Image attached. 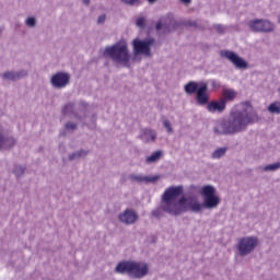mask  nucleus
<instances>
[{"instance_id": "1", "label": "nucleus", "mask_w": 280, "mask_h": 280, "mask_svg": "<svg viewBox=\"0 0 280 280\" xmlns=\"http://www.w3.org/2000/svg\"><path fill=\"white\" fill-rule=\"evenodd\" d=\"M257 121H259V114L250 103L245 102L234 106L229 117L217 120L213 132L218 137H232L240 132H246L248 127Z\"/></svg>"}, {"instance_id": "2", "label": "nucleus", "mask_w": 280, "mask_h": 280, "mask_svg": "<svg viewBox=\"0 0 280 280\" xmlns=\"http://www.w3.org/2000/svg\"><path fill=\"white\" fill-rule=\"evenodd\" d=\"M198 191L203 198V202L198 199ZM180 205H186V209L191 213H200L203 209H215L220 205V197L215 195V187L206 185L201 188L197 185H190L180 197Z\"/></svg>"}, {"instance_id": "3", "label": "nucleus", "mask_w": 280, "mask_h": 280, "mask_svg": "<svg viewBox=\"0 0 280 280\" xmlns=\"http://www.w3.org/2000/svg\"><path fill=\"white\" fill-rule=\"evenodd\" d=\"M102 56L103 58H109L115 67L130 69V60H132V55L130 54L128 44L126 42H117L112 46H106Z\"/></svg>"}, {"instance_id": "4", "label": "nucleus", "mask_w": 280, "mask_h": 280, "mask_svg": "<svg viewBox=\"0 0 280 280\" xmlns=\"http://www.w3.org/2000/svg\"><path fill=\"white\" fill-rule=\"evenodd\" d=\"M115 272L128 275L131 279H143L148 275V266L132 260H124L117 264Z\"/></svg>"}, {"instance_id": "5", "label": "nucleus", "mask_w": 280, "mask_h": 280, "mask_svg": "<svg viewBox=\"0 0 280 280\" xmlns=\"http://www.w3.org/2000/svg\"><path fill=\"white\" fill-rule=\"evenodd\" d=\"M183 191H184L183 186L168 187L162 195V202L166 203L168 207L173 209H178L180 214L187 213V211H189V209L186 208L188 201L180 203V198L178 199L177 202L172 201V200H176L178 196H183Z\"/></svg>"}, {"instance_id": "6", "label": "nucleus", "mask_w": 280, "mask_h": 280, "mask_svg": "<svg viewBox=\"0 0 280 280\" xmlns=\"http://www.w3.org/2000/svg\"><path fill=\"white\" fill-rule=\"evenodd\" d=\"M187 95H194L196 93V101L200 106H207L209 104V84L207 82L189 81L184 86Z\"/></svg>"}, {"instance_id": "7", "label": "nucleus", "mask_w": 280, "mask_h": 280, "mask_svg": "<svg viewBox=\"0 0 280 280\" xmlns=\"http://www.w3.org/2000/svg\"><path fill=\"white\" fill-rule=\"evenodd\" d=\"M154 38L132 40L133 56H145V58H152V45H154Z\"/></svg>"}, {"instance_id": "8", "label": "nucleus", "mask_w": 280, "mask_h": 280, "mask_svg": "<svg viewBox=\"0 0 280 280\" xmlns=\"http://www.w3.org/2000/svg\"><path fill=\"white\" fill-rule=\"evenodd\" d=\"M248 27L252 32L260 34H270L275 32V24L269 20L255 19L248 22Z\"/></svg>"}, {"instance_id": "9", "label": "nucleus", "mask_w": 280, "mask_h": 280, "mask_svg": "<svg viewBox=\"0 0 280 280\" xmlns=\"http://www.w3.org/2000/svg\"><path fill=\"white\" fill-rule=\"evenodd\" d=\"M258 240L255 236H246L240 240L236 248L240 257H246L250 255L255 248H257Z\"/></svg>"}, {"instance_id": "10", "label": "nucleus", "mask_w": 280, "mask_h": 280, "mask_svg": "<svg viewBox=\"0 0 280 280\" xmlns=\"http://www.w3.org/2000/svg\"><path fill=\"white\" fill-rule=\"evenodd\" d=\"M80 105L82 106V108H84L83 110H81V113L75 112V103H68L62 107L61 114L65 116L73 115L75 119L82 121V119H86V106H89V104L84 101H81Z\"/></svg>"}, {"instance_id": "11", "label": "nucleus", "mask_w": 280, "mask_h": 280, "mask_svg": "<svg viewBox=\"0 0 280 280\" xmlns=\"http://www.w3.org/2000/svg\"><path fill=\"white\" fill-rule=\"evenodd\" d=\"M70 83L71 74H69V72L59 71L50 78V84L54 89H67Z\"/></svg>"}, {"instance_id": "12", "label": "nucleus", "mask_w": 280, "mask_h": 280, "mask_svg": "<svg viewBox=\"0 0 280 280\" xmlns=\"http://www.w3.org/2000/svg\"><path fill=\"white\" fill-rule=\"evenodd\" d=\"M220 56L221 58L230 60L236 69H246L248 67V61H245L244 58L240 57V55L233 50H221Z\"/></svg>"}, {"instance_id": "13", "label": "nucleus", "mask_w": 280, "mask_h": 280, "mask_svg": "<svg viewBox=\"0 0 280 280\" xmlns=\"http://www.w3.org/2000/svg\"><path fill=\"white\" fill-rule=\"evenodd\" d=\"M165 213L170 215H182L179 209H174L168 206V203L161 202V205L151 211V218H155L156 220H161V218H165Z\"/></svg>"}, {"instance_id": "14", "label": "nucleus", "mask_w": 280, "mask_h": 280, "mask_svg": "<svg viewBox=\"0 0 280 280\" xmlns=\"http://www.w3.org/2000/svg\"><path fill=\"white\" fill-rule=\"evenodd\" d=\"M118 220L122 224H136V222L139 220V214L135 209L128 208L118 215Z\"/></svg>"}, {"instance_id": "15", "label": "nucleus", "mask_w": 280, "mask_h": 280, "mask_svg": "<svg viewBox=\"0 0 280 280\" xmlns=\"http://www.w3.org/2000/svg\"><path fill=\"white\" fill-rule=\"evenodd\" d=\"M176 27H178V22L172 18L166 19L164 23L159 21L155 25L156 32H161V30H163V34H170L171 32H174Z\"/></svg>"}, {"instance_id": "16", "label": "nucleus", "mask_w": 280, "mask_h": 280, "mask_svg": "<svg viewBox=\"0 0 280 280\" xmlns=\"http://www.w3.org/2000/svg\"><path fill=\"white\" fill-rule=\"evenodd\" d=\"M28 72L27 70H19V71H5L1 74L2 80H9L11 82H18V80H23V78H27Z\"/></svg>"}, {"instance_id": "17", "label": "nucleus", "mask_w": 280, "mask_h": 280, "mask_svg": "<svg viewBox=\"0 0 280 280\" xmlns=\"http://www.w3.org/2000/svg\"><path fill=\"white\" fill-rule=\"evenodd\" d=\"M128 178L131 183H138L139 185L144 183L145 185H148L150 183H156V180H160L161 176L159 175L143 176V175L130 174Z\"/></svg>"}, {"instance_id": "18", "label": "nucleus", "mask_w": 280, "mask_h": 280, "mask_svg": "<svg viewBox=\"0 0 280 280\" xmlns=\"http://www.w3.org/2000/svg\"><path fill=\"white\" fill-rule=\"evenodd\" d=\"M16 145V139L12 136H5L3 130H0V150H12Z\"/></svg>"}, {"instance_id": "19", "label": "nucleus", "mask_w": 280, "mask_h": 280, "mask_svg": "<svg viewBox=\"0 0 280 280\" xmlns=\"http://www.w3.org/2000/svg\"><path fill=\"white\" fill-rule=\"evenodd\" d=\"M139 139L142 140V143H154L156 141V131L150 128L141 129Z\"/></svg>"}, {"instance_id": "20", "label": "nucleus", "mask_w": 280, "mask_h": 280, "mask_svg": "<svg viewBox=\"0 0 280 280\" xmlns=\"http://www.w3.org/2000/svg\"><path fill=\"white\" fill-rule=\"evenodd\" d=\"M207 110L209 113H223L226 110L225 101L222 98L220 101H211L210 103L208 101Z\"/></svg>"}, {"instance_id": "21", "label": "nucleus", "mask_w": 280, "mask_h": 280, "mask_svg": "<svg viewBox=\"0 0 280 280\" xmlns=\"http://www.w3.org/2000/svg\"><path fill=\"white\" fill-rule=\"evenodd\" d=\"M163 150H158L151 153V155H148L144 160L145 165H154L155 163H159L161 159L164 156Z\"/></svg>"}, {"instance_id": "22", "label": "nucleus", "mask_w": 280, "mask_h": 280, "mask_svg": "<svg viewBox=\"0 0 280 280\" xmlns=\"http://www.w3.org/2000/svg\"><path fill=\"white\" fill-rule=\"evenodd\" d=\"M89 153H90L89 150L80 149L79 151L70 153L68 155V160L69 161H78L80 159H84V156H89Z\"/></svg>"}, {"instance_id": "23", "label": "nucleus", "mask_w": 280, "mask_h": 280, "mask_svg": "<svg viewBox=\"0 0 280 280\" xmlns=\"http://www.w3.org/2000/svg\"><path fill=\"white\" fill-rule=\"evenodd\" d=\"M235 97H237V92L231 89H226V90H223V97L221 100H224L226 105V102H233Z\"/></svg>"}, {"instance_id": "24", "label": "nucleus", "mask_w": 280, "mask_h": 280, "mask_svg": "<svg viewBox=\"0 0 280 280\" xmlns=\"http://www.w3.org/2000/svg\"><path fill=\"white\" fill-rule=\"evenodd\" d=\"M78 130V124L68 121L65 124V130L60 133L61 137H67V132H75Z\"/></svg>"}, {"instance_id": "25", "label": "nucleus", "mask_w": 280, "mask_h": 280, "mask_svg": "<svg viewBox=\"0 0 280 280\" xmlns=\"http://www.w3.org/2000/svg\"><path fill=\"white\" fill-rule=\"evenodd\" d=\"M268 113L271 115H280V101H275L267 107Z\"/></svg>"}, {"instance_id": "26", "label": "nucleus", "mask_w": 280, "mask_h": 280, "mask_svg": "<svg viewBox=\"0 0 280 280\" xmlns=\"http://www.w3.org/2000/svg\"><path fill=\"white\" fill-rule=\"evenodd\" d=\"M229 152L228 147L218 148L214 150V152L211 154V159H222Z\"/></svg>"}, {"instance_id": "27", "label": "nucleus", "mask_w": 280, "mask_h": 280, "mask_svg": "<svg viewBox=\"0 0 280 280\" xmlns=\"http://www.w3.org/2000/svg\"><path fill=\"white\" fill-rule=\"evenodd\" d=\"M261 170H262V172H277V170H280V162L265 165L261 167Z\"/></svg>"}, {"instance_id": "28", "label": "nucleus", "mask_w": 280, "mask_h": 280, "mask_svg": "<svg viewBox=\"0 0 280 280\" xmlns=\"http://www.w3.org/2000/svg\"><path fill=\"white\" fill-rule=\"evenodd\" d=\"M13 174H15V176L18 178H21V176H23V174H25V166L15 165L13 167Z\"/></svg>"}, {"instance_id": "29", "label": "nucleus", "mask_w": 280, "mask_h": 280, "mask_svg": "<svg viewBox=\"0 0 280 280\" xmlns=\"http://www.w3.org/2000/svg\"><path fill=\"white\" fill-rule=\"evenodd\" d=\"M36 23H37V20H36L35 16H31V18H27V19L25 20V25H26L27 27H31V28L36 27Z\"/></svg>"}, {"instance_id": "30", "label": "nucleus", "mask_w": 280, "mask_h": 280, "mask_svg": "<svg viewBox=\"0 0 280 280\" xmlns=\"http://www.w3.org/2000/svg\"><path fill=\"white\" fill-rule=\"evenodd\" d=\"M213 30H215L217 34H226V26L222 24H213Z\"/></svg>"}, {"instance_id": "31", "label": "nucleus", "mask_w": 280, "mask_h": 280, "mask_svg": "<svg viewBox=\"0 0 280 280\" xmlns=\"http://www.w3.org/2000/svg\"><path fill=\"white\" fill-rule=\"evenodd\" d=\"M125 5H141L143 2L141 0H120Z\"/></svg>"}, {"instance_id": "32", "label": "nucleus", "mask_w": 280, "mask_h": 280, "mask_svg": "<svg viewBox=\"0 0 280 280\" xmlns=\"http://www.w3.org/2000/svg\"><path fill=\"white\" fill-rule=\"evenodd\" d=\"M163 126H164V128H166L168 135H172V132H174V128H172V122H170V120L164 119Z\"/></svg>"}, {"instance_id": "33", "label": "nucleus", "mask_w": 280, "mask_h": 280, "mask_svg": "<svg viewBox=\"0 0 280 280\" xmlns=\"http://www.w3.org/2000/svg\"><path fill=\"white\" fill-rule=\"evenodd\" d=\"M136 25L141 28L145 27V18H139L136 22Z\"/></svg>"}, {"instance_id": "34", "label": "nucleus", "mask_w": 280, "mask_h": 280, "mask_svg": "<svg viewBox=\"0 0 280 280\" xmlns=\"http://www.w3.org/2000/svg\"><path fill=\"white\" fill-rule=\"evenodd\" d=\"M104 23H106V14H102L97 19V24L98 25H104Z\"/></svg>"}, {"instance_id": "35", "label": "nucleus", "mask_w": 280, "mask_h": 280, "mask_svg": "<svg viewBox=\"0 0 280 280\" xmlns=\"http://www.w3.org/2000/svg\"><path fill=\"white\" fill-rule=\"evenodd\" d=\"M185 25H187L188 27H198V22H196V21H187L185 23Z\"/></svg>"}, {"instance_id": "36", "label": "nucleus", "mask_w": 280, "mask_h": 280, "mask_svg": "<svg viewBox=\"0 0 280 280\" xmlns=\"http://www.w3.org/2000/svg\"><path fill=\"white\" fill-rule=\"evenodd\" d=\"M180 3H183L184 5H190L191 4V0H179Z\"/></svg>"}, {"instance_id": "37", "label": "nucleus", "mask_w": 280, "mask_h": 280, "mask_svg": "<svg viewBox=\"0 0 280 280\" xmlns=\"http://www.w3.org/2000/svg\"><path fill=\"white\" fill-rule=\"evenodd\" d=\"M82 2L84 3V5H91V0H82Z\"/></svg>"}, {"instance_id": "38", "label": "nucleus", "mask_w": 280, "mask_h": 280, "mask_svg": "<svg viewBox=\"0 0 280 280\" xmlns=\"http://www.w3.org/2000/svg\"><path fill=\"white\" fill-rule=\"evenodd\" d=\"M3 34V27H0V36Z\"/></svg>"}, {"instance_id": "39", "label": "nucleus", "mask_w": 280, "mask_h": 280, "mask_svg": "<svg viewBox=\"0 0 280 280\" xmlns=\"http://www.w3.org/2000/svg\"><path fill=\"white\" fill-rule=\"evenodd\" d=\"M149 3H155L156 0H148Z\"/></svg>"}, {"instance_id": "40", "label": "nucleus", "mask_w": 280, "mask_h": 280, "mask_svg": "<svg viewBox=\"0 0 280 280\" xmlns=\"http://www.w3.org/2000/svg\"><path fill=\"white\" fill-rule=\"evenodd\" d=\"M278 22H279V24H280V15H279V18H278Z\"/></svg>"}]
</instances>
